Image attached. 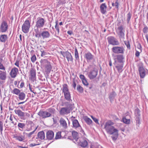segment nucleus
<instances>
[{
  "label": "nucleus",
  "mask_w": 148,
  "mask_h": 148,
  "mask_svg": "<svg viewBox=\"0 0 148 148\" xmlns=\"http://www.w3.org/2000/svg\"><path fill=\"white\" fill-rule=\"evenodd\" d=\"M63 106L65 107L61 108L59 113L60 115H64L69 114L74 108V105L71 102L65 101L63 103Z\"/></svg>",
  "instance_id": "f257e3e1"
},
{
  "label": "nucleus",
  "mask_w": 148,
  "mask_h": 148,
  "mask_svg": "<svg viewBox=\"0 0 148 148\" xmlns=\"http://www.w3.org/2000/svg\"><path fill=\"white\" fill-rule=\"evenodd\" d=\"M56 110L53 108H50L46 110L43 111L40 110L38 113V115L40 117L45 119L51 117L55 113Z\"/></svg>",
  "instance_id": "f03ea898"
},
{
  "label": "nucleus",
  "mask_w": 148,
  "mask_h": 148,
  "mask_svg": "<svg viewBox=\"0 0 148 148\" xmlns=\"http://www.w3.org/2000/svg\"><path fill=\"white\" fill-rule=\"evenodd\" d=\"M114 123L110 121H109L106 122L104 125V128L107 132L110 134H114L117 130L112 126Z\"/></svg>",
  "instance_id": "7ed1b4c3"
},
{
  "label": "nucleus",
  "mask_w": 148,
  "mask_h": 148,
  "mask_svg": "<svg viewBox=\"0 0 148 148\" xmlns=\"http://www.w3.org/2000/svg\"><path fill=\"white\" fill-rule=\"evenodd\" d=\"M62 88V92L64 93L65 99L69 101L68 102H71L72 103V100L71 99V94L67 84H64Z\"/></svg>",
  "instance_id": "20e7f679"
},
{
  "label": "nucleus",
  "mask_w": 148,
  "mask_h": 148,
  "mask_svg": "<svg viewBox=\"0 0 148 148\" xmlns=\"http://www.w3.org/2000/svg\"><path fill=\"white\" fill-rule=\"evenodd\" d=\"M45 21L44 18L41 17L37 18L34 27V30L37 32L38 29L43 28L45 25Z\"/></svg>",
  "instance_id": "39448f33"
},
{
  "label": "nucleus",
  "mask_w": 148,
  "mask_h": 148,
  "mask_svg": "<svg viewBox=\"0 0 148 148\" xmlns=\"http://www.w3.org/2000/svg\"><path fill=\"white\" fill-rule=\"evenodd\" d=\"M88 68L90 70L88 74V77L90 79H93L97 76L98 71L94 65H90Z\"/></svg>",
  "instance_id": "423d86ee"
},
{
  "label": "nucleus",
  "mask_w": 148,
  "mask_h": 148,
  "mask_svg": "<svg viewBox=\"0 0 148 148\" xmlns=\"http://www.w3.org/2000/svg\"><path fill=\"white\" fill-rule=\"evenodd\" d=\"M14 112L21 119L23 120H25L30 116L29 113L23 112L21 110H15Z\"/></svg>",
  "instance_id": "0eeeda50"
},
{
  "label": "nucleus",
  "mask_w": 148,
  "mask_h": 148,
  "mask_svg": "<svg viewBox=\"0 0 148 148\" xmlns=\"http://www.w3.org/2000/svg\"><path fill=\"white\" fill-rule=\"evenodd\" d=\"M42 64L45 66V72L47 74H49L52 69L50 62L47 59H44L43 60Z\"/></svg>",
  "instance_id": "6e6552de"
},
{
  "label": "nucleus",
  "mask_w": 148,
  "mask_h": 148,
  "mask_svg": "<svg viewBox=\"0 0 148 148\" xmlns=\"http://www.w3.org/2000/svg\"><path fill=\"white\" fill-rule=\"evenodd\" d=\"M72 124L73 128L77 130L79 132H80L82 134H84V132L82 129L81 126L77 120L75 119L72 120Z\"/></svg>",
  "instance_id": "1a4fd4ad"
},
{
  "label": "nucleus",
  "mask_w": 148,
  "mask_h": 148,
  "mask_svg": "<svg viewBox=\"0 0 148 148\" xmlns=\"http://www.w3.org/2000/svg\"><path fill=\"white\" fill-rule=\"evenodd\" d=\"M30 23L28 20H26L23 23L22 27V32L24 33H27L29 31L30 27Z\"/></svg>",
  "instance_id": "9d476101"
},
{
  "label": "nucleus",
  "mask_w": 148,
  "mask_h": 148,
  "mask_svg": "<svg viewBox=\"0 0 148 148\" xmlns=\"http://www.w3.org/2000/svg\"><path fill=\"white\" fill-rule=\"evenodd\" d=\"M109 44L113 45H118L119 44V42L117 39L114 36H110L107 38Z\"/></svg>",
  "instance_id": "9b49d317"
},
{
  "label": "nucleus",
  "mask_w": 148,
  "mask_h": 148,
  "mask_svg": "<svg viewBox=\"0 0 148 148\" xmlns=\"http://www.w3.org/2000/svg\"><path fill=\"white\" fill-rule=\"evenodd\" d=\"M112 50L114 53H115L123 54L125 49L123 47L115 46L112 48Z\"/></svg>",
  "instance_id": "f8f14e48"
},
{
  "label": "nucleus",
  "mask_w": 148,
  "mask_h": 148,
  "mask_svg": "<svg viewBox=\"0 0 148 148\" xmlns=\"http://www.w3.org/2000/svg\"><path fill=\"white\" fill-rule=\"evenodd\" d=\"M8 29V25L7 22L5 21H3L0 27V32L2 33L6 32Z\"/></svg>",
  "instance_id": "ddd939ff"
},
{
  "label": "nucleus",
  "mask_w": 148,
  "mask_h": 148,
  "mask_svg": "<svg viewBox=\"0 0 148 148\" xmlns=\"http://www.w3.org/2000/svg\"><path fill=\"white\" fill-rule=\"evenodd\" d=\"M26 131L28 132L31 131L34 126V123L31 121L27 120L26 121Z\"/></svg>",
  "instance_id": "4468645a"
},
{
  "label": "nucleus",
  "mask_w": 148,
  "mask_h": 148,
  "mask_svg": "<svg viewBox=\"0 0 148 148\" xmlns=\"http://www.w3.org/2000/svg\"><path fill=\"white\" fill-rule=\"evenodd\" d=\"M114 64L115 65V67L114 68V70L115 69H116L119 73L122 72L123 70V63H117L115 61Z\"/></svg>",
  "instance_id": "2eb2a0df"
},
{
  "label": "nucleus",
  "mask_w": 148,
  "mask_h": 148,
  "mask_svg": "<svg viewBox=\"0 0 148 148\" xmlns=\"http://www.w3.org/2000/svg\"><path fill=\"white\" fill-rule=\"evenodd\" d=\"M60 53L64 57L66 58L68 61H73V57L70 53L67 51L65 52L61 51Z\"/></svg>",
  "instance_id": "dca6fc26"
},
{
  "label": "nucleus",
  "mask_w": 148,
  "mask_h": 148,
  "mask_svg": "<svg viewBox=\"0 0 148 148\" xmlns=\"http://www.w3.org/2000/svg\"><path fill=\"white\" fill-rule=\"evenodd\" d=\"M18 72V70L16 67L12 68L10 73L12 78H15L17 75Z\"/></svg>",
  "instance_id": "f3484780"
},
{
  "label": "nucleus",
  "mask_w": 148,
  "mask_h": 148,
  "mask_svg": "<svg viewBox=\"0 0 148 148\" xmlns=\"http://www.w3.org/2000/svg\"><path fill=\"white\" fill-rule=\"evenodd\" d=\"M7 78V73L5 71L3 72L0 71V80H2L0 82L1 84L4 83Z\"/></svg>",
  "instance_id": "a211bd4d"
},
{
  "label": "nucleus",
  "mask_w": 148,
  "mask_h": 148,
  "mask_svg": "<svg viewBox=\"0 0 148 148\" xmlns=\"http://www.w3.org/2000/svg\"><path fill=\"white\" fill-rule=\"evenodd\" d=\"M84 57L87 62H88L93 59L94 56L90 52H88L85 53Z\"/></svg>",
  "instance_id": "6ab92c4d"
},
{
  "label": "nucleus",
  "mask_w": 148,
  "mask_h": 148,
  "mask_svg": "<svg viewBox=\"0 0 148 148\" xmlns=\"http://www.w3.org/2000/svg\"><path fill=\"white\" fill-rule=\"evenodd\" d=\"M61 126L63 128L66 129L68 127L66 121L63 118H61L59 121Z\"/></svg>",
  "instance_id": "aec40b11"
},
{
  "label": "nucleus",
  "mask_w": 148,
  "mask_h": 148,
  "mask_svg": "<svg viewBox=\"0 0 148 148\" xmlns=\"http://www.w3.org/2000/svg\"><path fill=\"white\" fill-rule=\"evenodd\" d=\"M50 35V33L48 31H43L41 32V38L43 39L49 38Z\"/></svg>",
  "instance_id": "412c9836"
},
{
  "label": "nucleus",
  "mask_w": 148,
  "mask_h": 148,
  "mask_svg": "<svg viewBox=\"0 0 148 148\" xmlns=\"http://www.w3.org/2000/svg\"><path fill=\"white\" fill-rule=\"evenodd\" d=\"M54 136V134L53 131L49 130L47 132L46 137L48 139L51 140L53 139Z\"/></svg>",
  "instance_id": "4be33fe9"
},
{
  "label": "nucleus",
  "mask_w": 148,
  "mask_h": 148,
  "mask_svg": "<svg viewBox=\"0 0 148 148\" xmlns=\"http://www.w3.org/2000/svg\"><path fill=\"white\" fill-rule=\"evenodd\" d=\"M31 80L34 81L36 79V71L34 69H32L30 71Z\"/></svg>",
  "instance_id": "5701e85b"
},
{
  "label": "nucleus",
  "mask_w": 148,
  "mask_h": 148,
  "mask_svg": "<svg viewBox=\"0 0 148 148\" xmlns=\"http://www.w3.org/2000/svg\"><path fill=\"white\" fill-rule=\"evenodd\" d=\"M138 71L140 76L141 78H143L145 75V70L143 67L139 66L138 68Z\"/></svg>",
  "instance_id": "b1692460"
},
{
  "label": "nucleus",
  "mask_w": 148,
  "mask_h": 148,
  "mask_svg": "<svg viewBox=\"0 0 148 148\" xmlns=\"http://www.w3.org/2000/svg\"><path fill=\"white\" fill-rule=\"evenodd\" d=\"M79 145L82 147H85L88 145V142L87 140L84 138H81L79 140Z\"/></svg>",
  "instance_id": "393cba45"
},
{
  "label": "nucleus",
  "mask_w": 148,
  "mask_h": 148,
  "mask_svg": "<svg viewBox=\"0 0 148 148\" xmlns=\"http://www.w3.org/2000/svg\"><path fill=\"white\" fill-rule=\"evenodd\" d=\"M107 7L105 3H102L100 6L101 12L103 14H105L106 12Z\"/></svg>",
  "instance_id": "a878e982"
},
{
  "label": "nucleus",
  "mask_w": 148,
  "mask_h": 148,
  "mask_svg": "<svg viewBox=\"0 0 148 148\" xmlns=\"http://www.w3.org/2000/svg\"><path fill=\"white\" fill-rule=\"evenodd\" d=\"M130 115H127L123 117L122 119L123 122L126 124H129L130 122Z\"/></svg>",
  "instance_id": "bb28decb"
},
{
  "label": "nucleus",
  "mask_w": 148,
  "mask_h": 148,
  "mask_svg": "<svg viewBox=\"0 0 148 148\" xmlns=\"http://www.w3.org/2000/svg\"><path fill=\"white\" fill-rule=\"evenodd\" d=\"M32 57L31 58V61L33 62H34L36 60V58L35 55V54L34 51L32 50L30 52Z\"/></svg>",
  "instance_id": "cd10ccee"
},
{
  "label": "nucleus",
  "mask_w": 148,
  "mask_h": 148,
  "mask_svg": "<svg viewBox=\"0 0 148 148\" xmlns=\"http://www.w3.org/2000/svg\"><path fill=\"white\" fill-rule=\"evenodd\" d=\"M8 39L7 35L2 34L0 36V41L3 43H5Z\"/></svg>",
  "instance_id": "c85d7f7f"
},
{
  "label": "nucleus",
  "mask_w": 148,
  "mask_h": 148,
  "mask_svg": "<svg viewBox=\"0 0 148 148\" xmlns=\"http://www.w3.org/2000/svg\"><path fill=\"white\" fill-rule=\"evenodd\" d=\"M72 135L73 138V140H75L76 141H77L79 138L77 132L75 131L72 132Z\"/></svg>",
  "instance_id": "c756f323"
},
{
  "label": "nucleus",
  "mask_w": 148,
  "mask_h": 148,
  "mask_svg": "<svg viewBox=\"0 0 148 148\" xmlns=\"http://www.w3.org/2000/svg\"><path fill=\"white\" fill-rule=\"evenodd\" d=\"M37 136L38 138L41 140L45 139V134L44 132L42 131L38 132Z\"/></svg>",
  "instance_id": "7c9ffc66"
},
{
  "label": "nucleus",
  "mask_w": 148,
  "mask_h": 148,
  "mask_svg": "<svg viewBox=\"0 0 148 148\" xmlns=\"http://www.w3.org/2000/svg\"><path fill=\"white\" fill-rule=\"evenodd\" d=\"M116 59L120 63H122L123 62V60L124 58L123 55H118L116 56Z\"/></svg>",
  "instance_id": "2f4dec72"
},
{
  "label": "nucleus",
  "mask_w": 148,
  "mask_h": 148,
  "mask_svg": "<svg viewBox=\"0 0 148 148\" xmlns=\"http://www.w3.org/2000/svg\"><path fill=\"white\" fill-rule=\"evenodd\" d=\"M116 95V94L114 91H113L112 92L110 93L109 98L111 101H113L114 98Z\"/></svg>",
  "instance_id": "473e14b6"
},
{
  "label": "nucleus",
  "mask_w": 148,
  "mask_h": 148,
  "mask_svg": "<svg viewBox=\"0 0 148 148\" xmlns=\"http://www.w3.org/2000/svg\"><path fill=\"white\" fill-rule=\"evenodd\" d=\"M116 32L117 34L122 33V32H125V31L124 29L123 26L122 25H120L119 26L117 27Z\"/></svg>",
  "instance_id": "72a5a7b5"
},
{
  "label": "nucleus",
  "mask_w": 148,
  "mask_h": 148,
  "mask_svg": "<svg viewBox=\"0 0 148 148\" xmlns=\"http://www.w3.org/2000/svg\"><path fill=\"white\" fill-rule=\"evenodd\" d=\"M25 94L23 92H21L18 95V98L21 100H23L25 99Z\"/></svg>",
  "instance_id": "f704fd0d"
},
{
  "label": "nucleus",
  "mask_w": 148,
  "mask_h": 148,
  "mask_svg": "<svg viewBox=\"0 0 148 148\" xmlns=\"http://www.w3.org/2000/svg\"><path fill=\"white\" fill-rule=\"evenodd\" d=\"M26 124L24 123H18V129L21 131H22L25 127Z\"/></svg>",
  "instance_id": "c9c22d12"
},
{
  "label": "nucleus",
  "mask_w": 148,
  "mask_h": 148,
  "mask_svg": "<svg viewBox=\"0 0 148 148\" xmlns=\"http://www.w3.org/2000/svg\"><path fill=\"white\" fill-rule=\"evenodd\" d=\"M84 120L88 125H90L92 124V120L87 116H85L84 117Z\"/></svg>",
  "instance_id": "e433bc0d"
},
{
  "label": "nucleus",
  "mask_w": 148,
  "mask_h": 148,
  "mask_svg": "<svg viewBox=\"0 0 148 148\" xmlns=\"http://www.w3.org/2000/svg\"><path fill=\"white\" fill-rule=\"evenodd\" d=\"M101 146L97 143L91 144L90 148H101Z\"/></svg>",
  "instance_id": "4c0bfd02"
},
{
  "label": "nucleus",
  "mask_w": 148,
  "mask_h": 148,
  "mask_svg": "<svg viewBox=\"0 0 148 148\" xmlns=\"http://www.w3.org/2000/svg\"><path fill=\"white\" fill-rule=\"evenodd\" d=\"M40 51L41 53V56L42 57H44L47 55V51L42 48H41L40 49Z\"/></svg>",
  "instance_id": "58836bf2"
},
{
  "label": "nucleus",
  "mask_w": 148,
  "mask_h": 148,
  "mask_svg": "<svg viewBox=\"0 0 148 148\" xmlns=\"http://www.w3.org/2000/svg\"><path fill=\"white\" fill-rule=\"evenodd\" d=\"M113 134H114V135L112 136L111 137L113 140L115 141L117 139L118 136V130H117L115 132H114Z\"/></svg>",
  "instance_id": "ea45409f"
},
{
  "label": "nucleus",
  "mask_w": 148,
  "mask_h": 148,
  "mask_svg": "<svg viewBox=\"0 0 148 148\" xmlns=\"http://www.w3.org/2000/svg\"><path fill=\"white\" fill-rule=\"evenodd\" d=\"M140 111L139 109L137 108L135 110V114L136 117H139L140 116Z\"/></svg>",
  "instance_id": "a19ab883"
},
{
  "label": "nucleus",
  "mask_w": 148,
  "mask_h": 148,
  "mask_svg": "<svg viewBox=\"0 0 148 148\" xmlns=\"http://www.w3.org/2000/svg\"><path fill=\"white\" fill-rule=\"evenodd\" d=\"M11 92L16 95H18L21 92V91L18 89L15 88Z\"/></svg>",
  "instance_id": "79ce46f5"
},
{
  "label": "nucleus",
  "mask_w": 148,
  "mask_h": 148,
  "mask_svg": "<svg viewBox=\"0 0 148 148\" xmlns=\"http://www.w3.org/2000/svg\"><path fill=\"white\" fill-rule=\"evenodd\" d=\"M75 56L76 60H79V53L76 47L75 49Z\"/></svg>",
  "instance_id": "37998d69"
},
{
  "label": "nucleus",
  "mask_w": 148,
  "mask_h": 148,
  "mask_svg": "<svg viewBox=\"0 0 148 148\" xmlns=\"http://www.w3.org/2000/svg\"><path fill=\"white\" fill-rule=\"evenodd\" d=\"M124 32H122V33H120L118 34H117L119 36V39L120 40L123 39V40L125 39V34Z\"/></svg>",
  "instance_id": "c03bdc74"
},
{
  "label": "nucleus",
  "mask_w": 148,
  "mask_h": 148,
  "mask_svg": "<svg viewBox=\"0 0 148 148\" xmlns=\"http://www.w3.org/2000/svg\"><path fill=\"white\" fill-rule=\"evenodd\" d=\"M16 139L20 141H22L24 139V137L21 135V136H16L15 137Z\"/></svg>",
  "instance_id": "a18cd8bd"
},
{
  "label": "nucleus",
  "mask_w": 148,
  "mask_h": 148,
  "mask_svg": "<svg viewBox=\"0 0 148 148\" xmlns=\"http://www.w3.org/2000/svg\"><path fill=\"white\" fill-rule=\"evenodd\" d=\"M77 90L80 93H82L83 92V89L82 87L79 85H78L77 87Z\"/></svg>",
  "instance_id": "49530a36"
},
{
  "label": "nucleus",
  "mask_w": 148,
  "mask_h": 148,
  "mask_svg": "<svg viewBox=\"0 0 148 148\" xmlns=\"http://www.w3.org/2000/svg\"><path fill=\"white\" fill-rule=\"evenodd\" d=\"M131 16L132 14L130 12L128 13L127 14L126 21L127 23H129L130 21L131 18Z\"/></svg>",
  "instance_id": "de8ad7c7"
},
{
  "label": "nucleus",
  "mask_w": 148,
  "mask_h": 148,
  "mask_svg": "<svg viewBox=\"0 0 148 148\" xmlns=\"http://www.w3.org/2000/svg\"><path fill=\"white\" fill-rule=\"evenodd\" d=\"M61 132H58L56 133L55 137L56 139V140L60 138L61 137Z\"/></svg>",
  "instance_id": "09e8293b"
},
{
  "label": "nucleus",
  "mask_w": 148,
  "mask_h": 148,
  "mask_svg": "<svg viewBox=\"0 0 148 148\" xmlns=\"http://www.w3.org/2000/svg\"><path fill=\"white\" fill-rule=\"evenodd\" d=\"M38 126H37L34 129V130L32 132L29 133L27 134V136L28 137L30 138L32 137V135L34 133V132L36 131L38 127Z\"/></svg>",
  "instance_id": "8fccbe9b"
},
{
  "label": "nucleus",
  "mask_w": 148,
  "mask_h": 148,
  "mask_svg": "<svg viewBox=\"0 0 148 148\" xmlns=\"http://www.w3.org/2000/svg\"><path fill=\"white\" fill-rule=\"evenodd\" d=\"M34 31L36 33V34H35V36L36 37L38 38H41V33H39V29H38V31L37 32L35 30H34Z\"/></svg>",
  "instance_id": "3c124183"
},
{
  "label": "nucleus",
  "mask_w": 148,
  "mask_h": 148,
  "mask_svg": "<svg viewBox=\"0 0 148 148\" xmlns=\"http://www.w3.org/2000/svg\"><path fill=\"white\" fill-rule=\"evenodd\" d=\"M10 120L11 123H12L13 124L14 126L16 125H17L16 122H15L14 121H13V118L12 117V115H11L10 116Z\"/></svg>",
  "instance_id": "603ef678"
},
{
  "label": "nucleus",
  "mask_w": 148,
  "mask_h": 148,
  "mask_svg": "<svg viewBox=\"0 0 148 148\" xmlns=\"http://www.w3.org/2000/svg\"><path fill=\"white\" fill-rule=\"evenodd\" d=\"M124 43L127 48L129 49H130V46L129 41H124Z\"/></svg>",
  "instance_id": "864d4df0"
},
{
  "label": "nucleus",
  "mask_w": 148,
  "mask_h": 148,
  "mask_svg": "<svg viewBox=\"0 0 148 148\" xmlns=\"http://www.w3.org/2000/svg\"><path fill=\"white\" fill-rule=\"evenodd\" d=\"M66 3L65 0H59L58 5H62Z\"/></svg>",
  "instance_id": "5fc2aeb1"
},
{
  "label": "nucleus",
  "mask_w": 148,
  "mask_h": 148,
  "mask_svg": "<svg viewBox=\"0 0 148 148\" xmlns=\"http://www.w3.org/2000/svg\"><path fill=\"white\" fill-rule=\"evenodd\" d=\"M56 25L55 26V28L56 30L57 31L58 33H59V26L58 25V21H57L56 22Z\"/></svg>",
  "instance_id": "6e6d98bb"
},
{
  "label": "nucleus",
  "mask_w": 148,
  "mask_h": 148,
  "mask_svg": "<svg viewBox=\"0 0 148 148\" xmlns=\"http://www.w3.org/2000/svg\"><path fill=\"white\" fill-rule=\"evenodd\" d=\"M3 123L0 121V132H2L3 131Z\"/></svg>",
  "instance_id": "4d7b16f0"
},
{
  "label": "nucleus",
  "mask_w": 148,
  "mask_h": 148,
  "mask_svg": "<svg viewBox=\"0 0 148 148\" xmlns=\"http://www.w3.org/2000/svg\"><path fill=\"white\" fill-rule=\"evenodd\" d=\"M20 82H21V84L20 85V87H18V88H22L24 86L25 84L23 81H20L18 82V84Z\"/></svg>",
  "instance_id": "13d9d810"
},
{
  "label": "nucleus",
  "mask_w": 148,
  "mask_h": 148,
  "mask_svg": "<svg viewBox=\"0 0 148 148\" xmlns=\"http://www.w3.org/2000/svg\"><path fill=\"white\" fill-rule=\"evenodd\" d=\"M136 125H139L140 123V119L139 117H136Z\"/></svg>",
  "instance_id": "bf43d9fd"
},
{
  "label": "nucleus",
  "mask_w": 148,
  "mask_h": 148,
  "mask_svg": "<svg viewBox=\"0 0 148 148\" xmlns=\"http://www.w3.org/2000/svg\"><path fill=\"white\" fill-rule=\"evenodd\" d=\"M119 3H118V0H116L115 3V8H116L118 10L119 9Z\"/></svg>",
  "instance_id": "052dcab7"
},
{
  "label": "nucleus",
  "mask_w": 148,
  "mask_h": 148,
  "mask_svg": "<svg viewBox=\"0 0 148 148\" xmlns=\"http://www.w3.org/2000/svg\"><path fill=\"white\" fill-rule=\"evenodd\" d=\"M83 84L86 86H88V83L87 81V80L86 79H83V80L82 81Z\"/></svg>",
  "instance_id": "680f3d73"
},
{
  "label": "nucleus",
  "mask_w": 148,
  "mask_h": 148,
  "mask_svg": "<svg viewBox=\"0 0 148 148\" xmlns=\"http://www.w3.org/2000/svg\"><path fill=\"white\" fill-rule=\"evenodd\" d=\"M91 116L92 119L93 120L95 121V123H98V121L97 119L96 118L93 117L92 116Z\"/></svg>",
  "instance_id": "e2e57ef3"
},
{
  "label": "nucleus",
  "mask_w": 148,
  "mask_h": 148,
  "mask_svg": "<svg viewBox=\"0 0 148 148\" xmlns=\"http://www.w3.org/2000/svg\"><path fill=\"white\" fill-rule=\"evenodd\" d=\"M14 64L17 67H19V61L18 60H16L14 63Z\"/></svg>",
  "instance_id": "0e129e2a"
},
{
  "label": "nucleus",
  "mask_w": 148,
  "mask_h": 148,
  "mask_svg": "<svg viewBox=\"0 0 148 148\" xmlns=\"http://www.w3.org/2000/svg\"><path fill=\"white\" fill-rule=\"evenodd\" d=\"M0 69L5 70V68L3 64H0Z\"/></svg>",
  "instance_id": "69168bd1"
},
{
  "label": "nucleus",
  "mask_w": 148,
  "mask_h": 148,
  "mask_svg": "<svg viewBox=\"0 0 148 148\" xmlns=\"http://www.w3.org/2000/svg\"><path fill=\"white\" fill-rule=\"evenodd\" d=\"M76 84L75 82V80H73V84H72V86L73 88L75 89L76 86Z\"/></svg>",
  "instance_id": "338daca9"
},
{
  "label": "nucleus",
  "mask_w": 148,
  "mask_h": 148,
  "mask_svg": "<svg viewBox=\"0 0 148 148\" xmlns=\"http://www.w3.org/2000/svg\"><path fill=\"white\" fill-rule=\"evenodd\" d=\"M79 77L81 79L82 81L83 80V79H85V78L84 75H80L79 76Z\"/></svg>",
  "instance_id": "774afa93"
}]
</instances>
